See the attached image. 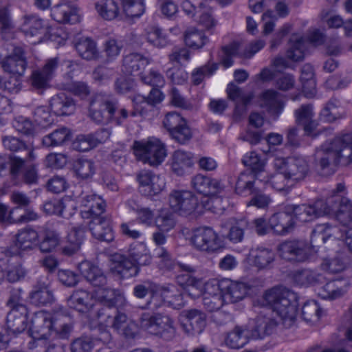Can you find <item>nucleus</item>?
<instances>
[{"instance_id": "a19ab883", "label": "nucleus", "mask_w": 352, "mask_h": 352, "mask_svg": "<svg viewBox=\"0 0 352 352\" xmlns=\"http://www.w3.org/2000/svg\"><path fill=\"white\" fill-rule=\"evenodd\" d=\"M151 63V59L140 53H131L123 59L122 72L128 74L137 73L142 75V71Z\"/></svg>"}, {"instance_id": "f704fd0d", "label": "nucleus", "mask_w": 352, "mask_h": 352, "mask_svg": "<svg viewBox=\"0 0 352 352\" xmlns=\"http://www.w3.org/2000/svg\"><path fill=\"white\" fill-rule=\"evenodd\" d=\"M12 52L3 61L2 67L5 72L12 75L22 76L25 73L26 62L21 47L12 46Z\"/></svg>"}, {"instance_id": "bf43d9fd", "label": "nucleus", "mask_w": 352, "mask_h": 352, "mask_svg": "<svg viewBox=\"0 0 352 352\" xmlns=\"http://www.w3.org/2000/svg\"><path fill=\"white\" fill-rule=\"evenodd\" d=\"M71 132L67 128H60L43 138L45 146H57L63 144L71 138Z\"/></svg>"}, {"instance_id": "4468645a", "label": "nucleus", "mask_w": 352, "mask_h": 352, "mask_svg": "<svg viewBox=\"0 0 352 352\" xmlns=\"http://www.w3.org/2000/svg\"><path fill=\"white\" fill-rule=\"evenodd\" d=\"M190 241L197 250L208 254L218 253L225 248V243L211 227L202 226L192 230Z\"/></svg>"}, {"instance_id": "c9c22d12", "label": "nucleus", "mask_w": 352, "mask_h": 352, "mask_svg": "<svg viewBox=\"0 0 352 352\" xmlns=\"http://www.w3.org/2000/svg\"><path fill=\"white\" fill-rule=\"evenodd\" d=\"M67 66L69 70L65 76V82L58 83L57 85L58 87L61 89L69 91L81 98L87 97L90 93L88 86L84 82H73L72 80V74H73L76 72L78 68L77 65L68 61L67 63Z\"/></svg>"}, {"instance_id": "de8ad7c7", "label": "nucleus", "mask_w": 352, "mask_h": 352, "mask_svg": "<svg viewBox=\"0 0 352 352\" xmlns=\"http://www.w3.org/2000/svg\"><path fill=\"white\" fill-rule=\"evenodd\" d=\"M243 164L249 168L254 176L258 180H263V176L265 174L266 160L262 158L254 151L247 153L243 157Z\"/></svg>"}, {"instance_id": "b1692460", "label": "nucleus", "mask_w": 352, "mask_h": 352, "mask_svg": "<svg viewBox=\"0 0 352 352\" xmlns=\"http://www.w3.org/2000/svg\"><path fill=\"white\" fill-rule=\"evenodd\" d=\"M51 17L60 23L74 24L80 21L82 14L76 3L61 1L52 8Z\"/></svg>"}, {"instance_id": "4d7b16f0", "label": "nucleus", "mask_w": 352, "mask_h": 352, "mask_svg": "<svg viewBox=\"0 0 352 352\" xmlns=\"http://www.w3.org/2000/svg\"><path fill=\"white\" fill-rule=\"evenodd\" d=\"M184 41L189 47L199 49L208 43V38L204 32L196 28H190L185 32Z\"/></svg>"}, {"instance_id": "69168bd1", "label": "nucleus", "mask_w": 352, "mask_h": 352, "mask_svg": "<svg viewBox=\"0 0 352 352\" xmlns=\"http://www.w3.org/2000/svg\"><path fill=\"white\" fill-rule=\"evenodd\" d=\"M260 184L251 192L252 198L247 202V206H254L258 209H266L272 202L271 197L263 193L260 190Z\"/></svg>"}, {"instance_id": "49530a36", "label": "nucleus", "mask_w": 352, "mask_h": 352, "mask_svg": "<svg viewBox=\"0 0 352 352\" xmlns=\"http://www.w3.org/2000/svg\"><path fill=\"white\" fill-rule=\"evenodd\" d=\"M89 229L93 236L98 240L109 242L114 238L109 222L102 216L91 219Z\"/></svg>"}, {"instance_id": "1a4fd4ad", "label": "nucleus", "mask_w": 352, "mask_h": 352, "mask_svg": "<svg viewBox=\"0 0 352 352\" xmlns=\"http://www.w3.org/2000/svg\"><path fill=\"white\" fill-rule=\"evenodd\" d=\"M129 115V112L124 107L117 108L116 104L111 102L105 94H97L90 102L89 116L96 122L102 123L112 120L120 124L126 120Z\"/></svg>"}, {"instance_id": "6e6d98bb", "label": "nucleus", "mask_w": 352, "mask_h": 352, "mask_svg": "<svg viewBox=\"0 0 352 352\" xmlns=\"http://www.w3.org/2000/svg\"><path fill=\"white\" fill-rule=\"evenodd\" d=\"M322 311L317 301L309 300L303 303L300 309V316L307 322H317Z\"/></svg>"}, {"instance_id": "58836bf2", "label": "nucleus", "mask_w": 352, "mask_h": 352, "mask_svg": "<svg viewBox=\"0 0 352 352\" xmlns=\"http://www.w3.org/2000/svg\"><path fill=\"white\" fill-rule=\"evenodd\" d=\"M85 232V229L83 226H71L66 236V244L63 248V252L67 255L76 253L83 243Z\"/></svg>"}, {"instance_id": "4be33fe9", "label": "nucleus", "mask_w": 352, "mask_h": 352, "mask_svg": "<svg viewBox=\"0 0 352 352\" xmlns=\"http://www.w3.org/2000/svg\"><path fill=\"white\" fill-rule=\"evenodd\" d=\"M349 284L347 280H332L326 282L322 275H318L315 285V291L323 299L334 300L342 296L347 291Z\"/></svg>"}, {"instance_id": "8fccbe9b", "label": "nucleus", "mask_w": 352, "mask_h": 352, "mask_svg": "<svg viewBox=\"0 0 352 352\" xmlns=\"http://www.w3.org/2000/svg\"><path fill=\"white\" fill-rule=\"evenodd\" d=\"M142 36L150 45L155 47L162 48L168 43L166 34L157 25L146 27L144 30Z\"/></svg>"}, {"instance_id": "39448f33", "label": "nucleus", "mask_w": 352, "mask_h": 352, "mask_svg": "<svg viewBox=\"0 0 352 352\" xmlns=\"http://www.w3.org/2000/svg\"><path fill=\"white\" fill-rule=\"evenodd\" d=\"M316 160L327 175L333 173L338 164H349L352 162V134L338 136L324 143L316 151Z\"/></svg>"}, {"instance_id": "e2e57ef3", "label": "nucleus", "mask_w": 352, "mask_h": 352, "mask_svg": "<svg viewBox=\"0 0 352 352\" xmlns=\"http://www.w3.org/2000/svg\"><path fill=\"white\" fill-rule=\"evenodd\" d=\"M74 169L78 177L87 179L95 174L96 166L90 160L79 159L75 162Z\"/></svg>"}, {"instance_id": "09e8293b", "label": "nucleus", "mask_w": 352, "mask_h": 352, "mask_svg": "<svg viewBox=\"0 0 352 352\" xmlns=\"http://www.w3.org/2000/svg\"><path fill=\"white\" fill-rule=\"evenodd\" d=\"M38 237L37 231L32 228L21 230L16 236V247L20 251L32 250L38 245Z\"/></svg>"}, {"instance_id": "338daca9", "label": "nucleus", "mask_w": 352, "mask_h": 352, "mask_svg": "<svg viewBox=\"0 0 352 352\" xmlns=\"http://www.w3.org/2000/svg\"><path fill=\"white\" fill-rule=\"evenodd\" d=\"M262 178L261 183L263 182L265 185L269 184L276 190H285L287 186H289L288 183L290 181L289 178H285L284 175L280 172L271 175L265 172Z\"/></svg>"}, {"instance_id": "7c9ffc66", "label": "nucleus", "mask_w": 352, "mask_h": 352, "mask_svg": "<svg viewBox=\"0 0 352 352\" xmlns=\"http://www.w3.org/2000/svg\"><path fill=\"white\" fill-rule=\"evenodd\" d=\"M194 164V155L189 151L181 149L176 150L170 158L171 170L178 176L189 174Z\"/></svg>"}, {"instance_id": "13d9d810", "label": "nucleus", "mask_w": 352, "mask_h": 352, "mask_svg": "<svg viewBox=\"0 0 352 352\" xmlns=\"http://www.w3.org/2000/svg\"><path fill=\"white\" fill-rule=\"evenodd\" d=\"M31 302L36 305H45L53 300V295L49 288L44 285L35 286L30 294Z\"/></svg>"}, {"instance_id": "79ce46f5", "label": "nucleus", "mask_w": 352, "mask_h": 352, "mask_svg": "<svg viewBox=\"0 0 352 352\" xmlns=\"http://www.w3.org/2000/svg\"><path fill=\"white\" fill-rule=\"evenodd\" d=\"M50 108L54 116H68L74 112L76 104L72 98L60 94L51 98Z\"/></svg>"}, {"instance_id": "412c9836", "label": "nucleus", "mask_w": 352, "mask_h": 352, "mask_svg": "<svg viewBox=\"0 0 352 352\" xmlns=\"http://www.w3.org/2000/svg\"><path fill=\"white\" fill-rule=\"evenodd\" d=\"M75 201L79 204L80 214L84 219L99 218L105 210L103 199L92 192H82Z\"/></svg>"}, {"instance_id": "37998d69", "label": "nucleus", "mask_w": 352, "mask_h": 352, "mask_svg": "<svg viewBox=\"0 0 352 352\" xmlns=\"http://www.w3.org/2000/svg\"><path fill=\"white\" fill-rule=\"evenodd\" d=\"M20 253V251L18 250L11 252L6 250L5 248L0 249L1 257L3 256L4 258L3 261L6 263V266L3 267L5 278L7 277L8 280L10 282H17L25 276L26 272L21 265L8 267L10 257Z\"/></svg>"}, {"instance_id": "0eeeda50", "label": "nucleus", "mask_w": 352, "mask_h": 352, "mask_svg": "<svg viewBox=\"0 0 352 352\" xmlns=\"http://www.w3.org/2000/svg\"><path fill=\"white\" fill-rule=\"evenodd\" d=\"M22 28L28 38H36L31 41L32 44L49 39L58 47L64 45L69 38L62 28L51 29L47 21L36 15L25 16Z\"/></svg>"}, {"instance_id": "c03bdc74", "label": "nucleus", "mask_w": 352, "mask_h": 352, "mask_svg": "<svg viewBox=\"0 0 352 352\" xmlns=\"http://www.w3.org/2000/svg\"><path fill=\"white\" fill-rule=\"evenodd\" d=\"M296 122L304 126L305 133L307 135H316L315 131L318 126L316 121L313 120L314 112L311 106L302 105L295 111Z\"/></svg>"}, {"instance_id": "6ab92c4d", "label": "nucleus", "mask_w": 352, "mask_h": 352, "mask_svg": "<svg viewBox=\"0 0 352 352\" xmlns=\"http://www.w3.org/2000/svg\"><path fill=\"white\" fill-rule=\"evenodd\" d=\"M100 302L104 305V302L98 298L96 292L94 295L85 289L75 290L67 300L70 308L79 312L88 313L87 318L90 319V326L93 319L96 318L93 314L102 311L104 307H98L97 311L92 310L94 306L100 307Z\"/></svg>"}, {"instance_id": "c85d7f7f", "label": "nucleus", "mask_w": 352, "mask_h": 352, "mask_svg": "<svg viewBox=\"0 0 352 352\" xmlns=\"http://www.w3.org/2000/svg\"><path fill=\"white\" fill-rule=\"evenodd\" d=\"M179 321L184 332L188 335L199 334L206 327V316L197 310L184 311Z\"/></svg>"}, {"instance_id": "7ed1b4c3", "label": "nucleus", "mask_w": 352, "mask_h": 352, "mask_svg": "<svg viewBox=\"0 0 352 352\" xmlns=\"http://www.w3.org/2000/svg\"><path fill=\"white\" fill-rule=\"evenodd\" d=\"M63 316L58 311H40L35 313L30 320L28 333L38 342L47 343L48 340L60 337L66 338L72 331V327L65 324Z\"/></svg>"}, {"instance_id": "a211bd4d", "label": "nucleus", "mask_w": 352, "mask_h": 352, "mask_svg": "<svg viewBox=\"0 0 352 352\" xmlns=\"http://www.w3.org/2000/svg\"><path fill=\"white\" fill-rule=\"evenodd\" d=\"M199 287H196L195 292H190V296L193 298L202 296L205 307L210 311L219 309L223 305L221 280L199 279Z\"/></svg>"}, {"instance_id": "864d4df0", "label": "nucleus", "mask_w": 352, "mask_h": 352, "mask_svg": "<svg viewBox=\"0 0 352 352\" xmlns=\"http://www.w3.org/2000/svg\"><path fill=\"white\" fill-rule=\"evenodd\" d=\"M97 14L103 19L112 20L119 14V8L114 0H96L94 3Z\"/></svg>"}, {"instance_id": "f8f14e48", "label": "nucleus", "mask_w": 352, "mask_h": 352, "mask_svg": "<svg viewBox=\"0 0 352 352\" xmlns=\"http://www.w3.org/2000/svg\"><path fill=\"white\" fill-rule=\"evenodd\" d=\"M157 255L160 258V267L164 270H173L177 274L176 280L182 286L189 287L188 294L195 292L196 287L200 285L199 278L192 276L196 269L189 265L175 262L168 254V252L163 248L157 249Z\"/></svg>"}, {"instance_id": "5fc2aeb1", "label": "nucleus", "mask_w": 352, "mask_h": 352, "mask_svg": "<svg viewBox=\"0 0 352 352\" xmlns=\"http://www.w3.org/2000/svg\"><path fill=\"white\" fill-rule=\"evenodd\" d=\"M305 40L298 34H294L289 40L287 57L293 61L302 60L305 56Z\"/></svg>"}, {"instance_id": "f3484780", "label": "nucleus", "mask_w": 352, "mask_h": 352, "mask_svg": "<svg viewBox=\"0 0 352 352\" xmlns=\"http://www.w3.org/2000/svg\"><path fill=\"white\" fill-rule=\"evenodd\" d=\"M168 206L173 212L188 217L201 213V208L194 193L189 190H174L168 196Z\"/></svg>"}, {"instance_id": "a18cd8bd", "label": "nucleus", "mask_w": 352, "mask_h": 352, "mask_svg": "<svg viewBox=\"0 0 352 352\" xmlns=\"http://www.w3.org/2000/svg\"><path fill=\"white\" fill-rule=\"evenodd\" d=\"M148 294H151L150 304L153 308H159L163 302L161 298L160 289H156V284L146 281L135 285L133 288V294L138 298H144Z\"/></svg>"}, {"instance_id": "603ef678", "label": "nucleus", "mask_w": 352, "mask_h": 352, "mask_svg": "<svg viewBox=\"0 0 352 352\" xmlns=\"http://www.w3.org/2000/svg\"><path fill=\"white\" fill-rule=\"evenodd\" d=\"M300 80L305 97H314L316 93V89L314 69L311 65L307 64L302 67Z\"/></svg>"}, {"instance_id": "bb28decb", "label": "nucleus", "mask_w": 352, "mask_h": 352, "mask_svg": "<svg viewBox=\"0 0 352 352\" xmlns=\"http://www.w3.org/2000/svg\"><path fill=\"white\" fill-rule=\"evenodd\" d=\"M278 251L285 260L302 262L309 258L311 248L304 241H288L280 245Z\"/></svg>"}, {"instance_id": "5701e85b", "label": "nucleus", "mask_w": 352, "mask_h": 352, "mask_svg": "<svg viewBox=\"0 0 352 352\" xmlns=\"http://www.w3.org/2000/svg\"><path fill=\"white\" fill-rule=\"evenodd\" d=\"M191 186L197 192L212 201L217 202L220 201L217 197V195L221 193L225 188L221 181L201 174H197L192 178Z\"/></svg>"}, {"instance_id": "774afa93", "label": "nucleus", "mask_w": 352, "mask_h": 352, "mask_svg": "<svg viewBox=\"0 0 352 352\" xmlns=\"http://www.w3.org/2000/svg\"><path fill=\"white\" fill-rule=\"evenodd\" d=\"M239 54V45L236 43H232L228 46L222 47L219 52V58L221 63L227 69L232 65V58Z\"/></svg>"}, {"instance_id": "dca6fc26", "label": "nucleus", "mask_w": 352, "mask_h": 352, "mask_svg": "<svg viewBox=\"0 0 352 352\" xmlns=\"http://www.w3.org/2000/svg\"><path fill=\"white\" fill-rule=\"evenodd\" d=\"M319 239L323 243H330L340 248L346 245L352 252V228L344 230L328 223L318 224L313 230L311 241L317 242Z\"/></svg>"}, {"instance_id": "c756f323", "label": "nucleus", "mask_w": 352, "mask_h": 352, "mask_svg": "<svg viewBox=\"0 0 352 352\" xmlns=\"http://www.w3.org/2000/svg\"><path fill=\"white\" fill-rule=\"evenodd\" d=\"M275 259L274 252L267 248H252L246 256L244 263L256 268L258 270L270 267Z\"/></svg>"}, {"instance_id": "052dcab7", "label": "nucleus", "mask_w": 352, "mask_h": 352, "mask_svg": "<svg viewBox=\"0 0 352 352\" xmlns=\"http://www.w3.org/2000/svg\"><path fill=\"white\" fill-rule=\"evenodd\" d=\"M154 225L160 231L168 232L175 227L176 220L172 212L167 209H162L155 218Z\"/></svg>"}, {"instance_id": "aec40b11", "label": "nucleus", "mask_w": 352, "mask_h": 352, "mask_svg": "<svg viewBox=\"0 0 352 352\" xmlns=\"http://www.w3.org/2000/svg\"><path fill=\"white\" fill-rule=\"evenodd\" d=\"M141 328L150 334L160 336L167 333L173 335L175 332L173 320L168 316L161 314H144L141 318Z\"/></svg>"}, {"instance_id": "4c0bfd02", "label": "nucleus", "mask_w": 352, "mask_h": 352, "mask_svg": "<svg viewBox=\"0 0 352 352\" xmlns=\"http://www.w3.org/2000/svg\"><path fill=\"white\" fill-rule=\"evenodd\" d=\"M164 98L163 93L158 89H152L146 99L141 95L135 96L133 100L134 111L131 115L134 116L138 114L145 116L147 107L161 102Z\"/></svg>"}, {"instance_id": "cd10ccee", "label": "nucleus", "mask_w": 352, "mask_h": 352, "mask_svg": "<svg viewBox=\"0 0 352 352\" xmlns=\"http://www.w3.org/2000/svg\"><path fill=\"white\" fill-rule=\"evenodd\" d=\"M329 245L331 249L327 255L322 256L321 268L330 274L341 272L346 269L349 259L344 251L340 250V247Z\"/></svg>"}, {"instance_id": "393cba45", "label": "nucleus", "mask_w": 352, "mask_h": 352, "mask_svg": "<svg viewBox=\"0 0 352 352\" xmlns=\"http://www.w3.org/2000/svg\"><path fill=\"white\" fill-rule=\"evenodd\" d=\"M223 304L235 303L244 299L249 294L250 286L243 281L221 279Z\"/></svg>"}, {"instance_id": "f03ea898", "label": "nucleus", "mask_w": 352, "mask_h": 352, "mask_svg": "<svg viewBox=\"0 0 352 352\" xmlns=\"http://www.w3.org/2000/svg\"><path fill=\"white\" fill-rule=\"evenodd\" d=\"M323 200H318L314 205L287 206L285 210L274 213L270 218L272 232L285 235L291 232L296 224L294 218L300 223H305L329 214V210L322 209Z\"/></svg>"}, {"instance_id": "2eb2a0df", "label": "nucleus", "mask_w": 352, "mask_h": 352, "mask_svg": "<svg viewBox=\"0 0 352 352\" xmlns=\"http://www.w3.org/2000/svg\"><path fill=\"white\" fill-rule=\"evenodd\" d=\"M273 167L276 172L282 173L290 181L302 180L309 172V164L305 157H283L278 153L274 155Z\"/></svg>"}, {"instance_id": "9d476101", "label": "nucleus", "mask_w": 352, "mask_h": 352, "mask_svg": "<svg viewBox=\"0 0 352 352\" xmlns=\"http://www.w3.org/2000/svg\"><path fill=\"white\" fill-rule=\"evenodd\" d=\"M269 333V327L264 318H257L248 326H236L228 331L224 338L225 344L229 348L238 349L246 345L250 338H263Z\"/></svg>"}, {"instance_id": "423d86ee", "label": "nucleus", "mask_w": 352, "mask_h": 352, "mask_svg": "<svg viewBox=\"0 0 352 352\" xmlns=\"http://www.w3.org/2000/svg\"><path fill=\"white\" fill-rule=\"evenodd\" d=\"M151 259L146 243L134 242L129 247L128 256L120 253L111 255L109 269L116 276L129 278L138 274L139 266L150 264Z\"/></svg>"}, {"instance_id": "0e129e2a", "label": "nucleus", "mask_w": 352, "mask_h": 352, "mask_svg": "<svg viewBox=\"0 0 352 352\" xmlns=\"http://www.w3.org/2000/svg\"><path fill=\"white\" fill-rule=\"evenodd\" d=\"M60 243L59 234L53 230H46L41 241H38L39 249L43 252H50L54 250Z\"/></svg>"}, {"instance_id": "9b49d317", "label": "nucleus", "mask_w": 352, "mask_h": 352, "mask_svg": "<svg viewBox=\"0 0 352 352\" xmlns=\"http://www.w3.org/2000/svg\"><path fill=\"white\" fill-rule=\"evenodd\" d=\"M133 150L139 161L153 166L160 165L168 155L166 144L154 136L135 141Z\"/></svg>"}, {"instance_id": "680f3d73", "label": "nucleus", "mask_w": 352, "mask_h": 352, "mask_svg": "<svg viewBox=\"0 0 352 352\" xmlns=\"http://www.w3.org/2000/svg\"><path fill=\"white\" fill-rule=\"evenodd\" d=\"M260 183L261 182L258 180L254 175H252L249 173H243L238 177L235 190L236 193L240 195L244 194L247 191L251 193L254 188H256Z\"/></svg>"}, {"instance_id": "a878e982", "label": "nucleus", "mask_w": 352, "mask_h": 352, "mask_svg": "<svg viewBox=\"0 0 352 352\" xmlns=\"http://www.w3.org/2000/svg\"><path fill=\"white\" fill-rule=\"evenodd\" d=\"M141 192L147 196H153L163 191L166 186L165 179L149 170H142L137 175Z\"/></svg>"}, {"instance_id": "ddd939ff", "label": "nucleus", "mask_w": 352, "mask_h": 352, "mask_svg": "<svg viewBox=\"0 0 352 352\" xmlns=\"http://www.w3.org/2000/svg\"><path fill=\"white\" fill-rule=\"evenodd\" d=\"M345 186L343 184H339L336 191L323 200L322 209L329 210V214L325 215L336 218L343 226L352 225V205L347 198L344 197Z\"/></svg>"}, {"instance_id": "ea45409f", "label": "nucleus", "mask_w": 352, "mask_h": 352, "mask_svg": "<svg viewBox=\"0 0 352 352\" xmlns=\"http://www.w3.org/2000/svg\"><path fill=\"white\" fill-rule=\"evenodd\" d=\"M156 289H160L161 298L163 300L159 307L167 305L175 309H179L184 306L183 296L175 285L170 284L156 285Z\"/></svg>"}, {"instance_id": "473e14b6", "label": "nucleus", "mask_w": 352, "mask_h": 352, "mask_svg": "<svg viewBox=\"0 0 352 352\" xmlns=\"http://www.w3.org/2000/svg\"><path fill=\"white\" fill-rule=\"evenodd\" d=\"M76 208L75 199L69 196H66L60 200L46 202L43 205V210L47 214H57L65 218L72 217L75 212Z\"/></svg>"}, {"instance_id": "6e6552de", "label": "nucleus", "mask_w": 352, "mask_h": 352, "mask_svg": "<svg viewBox=\"0 0 352 352\" xmlns=\"http://www.w3.org/2000/svg\"><path fill=\"white\" fill-rule=\"evenodd\" d=\"M77 268L80 274L94 287H97L96 293L98 298L108 305H112L113 298H107V295L113 296L117 301L123 302L124 295L118 290L111 289L107 286V278L102 270L90 261L85 260L78 263Z\"/></svg>"}, {"instance_id": "72a5a7b5", "label": "nucleus", "mask_w": 352, "mask_h": 352, "mask_svg": "<svg viewBox=\"0 0 352 352\" xmlns=\"http://www.w3.org/2000/svg\"><path fill=\"white\" fill-rule=\"evenodd\" d=\"M260 105L276 118L284 109L283 96L274 89H267L261 96Z\"/></svg>"}, {"instance_id": "e433bc0d", "label": "nucleus", "mask_w": 352, "mask_h": 352, "mask_svg": "<svg viewBox=\"0 0 352 352\" xmlns=\"http://www.w3.org/2000/svg\"><path fill=\"white\" fill-rule=\"evenodd\" d=\"M120 16L129 23L140 19L145 12L144 0H120Z\"/></svg>"}, {"instance_id": "20e7f679", "label": "nucleus", "mask_w": 352, "mask_h": 352, "mask_svg": "<svg viewBox=\"0 0 352 352\" xmlns=\"http://www.w3.org/2000/svg\"><path fill=\"white\" fill-rule=\"evenodd\" d=\"M107 296L113 298V303L108 305V303L102 301L105 307L102 309V312L93 314L96 318L93 319L91 322V328H98L101 332L99 340L104 342H108L111 339L110 329H113L126 337L134 336L137 331V325L133 321L128 320L126 316L124 314L117 313L113 316L111 313L113 307L123 306L126 302V299L123 302H121L120 301L116 302V299L113 296L109 295H107ZM124 298H125L124 296Z\"/></svg>"}, {"instance_id": "2f4dec72", "label": "nucleus", "mask_w": 352, "mask_h": 352, "mask_svg": "<svg viewBox=\"0 0 352 352\" xmlns=\"http://www.w3.org/2000/svg\"><path fill=\"white\" fill-rule=\"evenodd\" d=\"M28 311L25 306H19L10 309L7 316L8 330L13 334H18L29 329L28 322Z\"/></svg>"}, {"instance_id": "3c124183", "label": "nucleus", "mask_w": 352, "mask_h": 352, "mask_svg": "<svg viewBox=\"0 0 352 352\" xmlns=\"http://www.w3.org/2000/svg\"><path fill=\"white\" fill-rule=\"evenodd\" d=\"M75 47L78 54L84 59L93 60L99 56L96 43L90 38H80L75 44Z\"/></svg>"}, {"instance_id": "f257e3e1", "label": "nucleus", "mask_w": 352, "mask_h": 352, "mask_svg": "<svg viewBox=\"0 0 352 352\" xmlns=\"http://www.w3.org/2000/svg\"><path fill=\"white\" fill-rule=\"evenodd\" d=\"M262 300V305L269 306L274 315V321L261 317L267 322L269 333L274 324H282L285 327H290L295 323L298 305L296 293L283 286L274 287L265 292Z\"/></svg>"}]
</instances>
